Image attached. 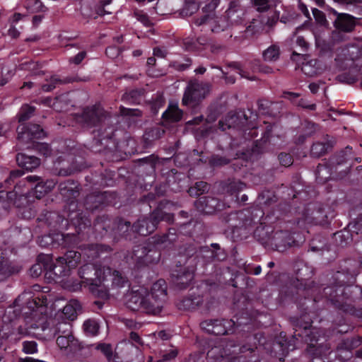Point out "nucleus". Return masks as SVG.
Listing matches in <instances>:
<instances>
[{
	"label": "nucleus",
	"instance_id": "nucleus-55",
	"mask_svg": "<svg viewBox=\"0 0 362 362\" xmlns=\"http://www.w3.org/2000/svg\"><path fill=\"white\" fill-rule=\"evenodd\" d=\"M112 3V0H101L95 7V14L97 16H104L110 14L112 11L108 8Z\"/></svg>",
	"mask_w": 362,
	"mask_h": 362
},
{
	"label": "nucleus",
	"instance_id": "nucleus-36",
	"mask_svg": "<svg viewBox=\"0 0 362 362\" xmlns=\"http://www.w3.org/2000/svg\"><path fill=\"white\" fill-rule=\"evenodd\" d=\"M291 346V344L286 341L284 337L280 336L273 341L272 351L281 360L288 353Z\"/></svg>",
	"mask_w": 362,
	"mask_h": 362
},
{
	"label": "nucleus",
	"instance_id": "nucleus-24",
	"mask_svg": "<svg viewBox=\"0 0 362 362\" xmlns=\"http://www.w3.org/2000/svg\"><path fill=\"white\" fill-rule=\"evenodd\" d=\"M23 265L17 262L4 259L0 261V281H4L11 276L18 274Z\"/></svg>",
	"mask_w": 362,
	"mask_h": 362
},
{
	"label": "nucleus",
	"instance_id": "nucleus-15",
	"mask_svg": "<svg viewBox=\"0 0 362 362\" xmlns=\"http://www.w3.org/2000/svg\"><path fill=\"white\" fill-rule=\"evenodd\" d=\"M298 245L299 242L288 231L279 230L273 233L269 247L278 252H284L291 247Z\"/></svg>",
	"mask_w": 362,
	"mask_h": 362
},
{
	"label": "nucleus",
	"instance_id": "nucleus-31",
	"mask_svg": "<svg viewBox=\"0 0 362 362\" xmlns=\"http://www.w3.org/2000/svg\"><path fill=\"white\" fill-rule=\"evenodd\" d=\"M221 187L226 193L236 197L247 187V185L240 180L229 178L221 182Z\"/></svg>",
	"mask_w": 362,
	"mask_h": 362
},
{
	"label": "nucleus",
	"instance_id": "nucleus-34",
	"mask_svg": "<svg viewBox=\"0 0 362 362\" xmlns=\"http://www.w3.org/2000/svg\"><path fill=\"white\" fill-rule=\"evenodd\" d=\"M78 275L81 279V282L88 286L98 281L97 270L95 267L90 264H86L82 266L78 270Z\"/></svg>",
	"mask_w": 362,
	"mask_h": 362
},
{
	"label": "nucleus",
	"instance_id": "nucleus-3",
	"mask_svg": "<svg viewBox=\"0 0 362 362\" xmlns=\"http://www.w3.org/2000/svg\"><path fill=\"white\" fill-rule=\"evenodd\" d=\"M36 108L28 104L23 105L18 114L20 124L16 129L17 139L20 143L28 144L34 139H41L46 136V133L38 124L24 123L33 115Z\"/></svg>",
	"mask_w": 362,
	"mask_h": 362
},
{
	"label": "nucleus",
	"instance_id": "nucleus-37",
	"mask_svg": "<svg viewBox=\"0 0 362 362\" xmlns=\"http://www.w3.org/2000/svg\"><path fill=\"white\" fill-rule=\"evenodd\" d=\"M47 83L42 85L41 89L44 92H50L57 86L72 83L74 80L71 77H61L59 75H52L49 79L46 78Z\"/></svg>",
	"mask_w": 362,
	"mask_h": 362
},
{
	"label": "nucleus",
	"instance_id": "nucleus-38",
	"mask_svg": "<svg viewBox=\"0 0 362 362\" xmlns=\"http://www.w3.org/2000/svg\"><path fill=\"white\" fill-rule=\"evenodd\" d=\"M81 254L74 250L67 251L64 256L59 257L57 262L62 264H66L69 269L77 266L81 260Z\"/></svg>",
	"mask_w": 362,
	"mask_h": 362
},
{
	"label": "nucleus",
	"instance_id": "nucleus-46",
	"mask_svg": "<svg viewBox=\"0 0 362 362\" xmlns=\"http://www.w3.org/2000/svg\"><path fill=\"white\" fill-rule=\"evenodd\" d=\"M104 247L103 245L90 244L84 246L83 252L88 259L93 260L100 256V253L103 251Z\"/></svg>",
	"mask_w": 362,
	"mask_h": 362
},
{
	"label": "nucleus",
	"instance_id": "nucleus-18",
	"mask_svg": "<svg viewBox=\"0 0 362 362\" xmlns=\"http://www.w3.org/2000/svg\"><path fill=\"white\" fill-rule=\"evenodd\" d=\"M170 204L167 200L160 201L157 206L148 214L151 223L154 226L155 230L158 228L159 223L161 221H166L172 223L174 221V215L170 212L166 211L165 209Z\"/></svg>",
	"mask_w": 362,
	"mask_h": 362
},
{
	"label": "nucleus",
	"instance_id": "nucleus-16",
	"mask_svg": "<svg viewBox=\"0 0 362 362\" xmlns=\"http://www.w3.org/2000/svg\"><path fill=\"white\" fill-rule=\"evenodd\" d=\"M192 23L197 27L204 26L215 33L226 30L230 23L225 17L214 19L211 14H204L199 18H194Z\"/></svg>",
	"mask_w": 362,
	"mask_h": 362
},
{
	"label": "nucleus",
	"instance_id": "nucleus-8",
	"mask_svg": "<svg viewBox=\"0 0 362 362\" xmlns=\"http://www.w3.org/2000/svg\"><path fill=\"white\" fill-rule=\"evenodd\" d=\"M327 220V213L324 204L318 202L308 204L300 217L296 218V224L303 227L306 223L324 224Z\"/></svg>",
	"mask_w": 362,
	"mask_h": 362
},
{
	"label": "nucleus",
	"instance_id": "nucleus-5",
	"mask_svg": "<svg viewBox=\"0 0 362 362\" xmlns=\"http://www.w3.org/2000/svg\"><path fill=\"white\" fill-rule=\"evenodd\" d=\"M179 265H176L170 274V283L177 290H185L190 286L194 279L197 268V257H188L185 259L182 266V262L179 261Z\"/></svg>",
	"mask_w": 362,
	"mask_h": 362
},
{
	"label": "nucleus",
	"instance_id": "nucleus-20",
	"mask_svg": "<svg viewBox=\"0 0 362 362\" xmlns=\"http://www.w3.org/2000/svg\"><path fill=\"white\" fill-rule=\"evenodd\" d=\"M197 209L206 214H211L216 211L222 210L223 204L216 197H203L199 198L195 202Z\"/></svg>",
	"mask_w": 362,
	"mask_h": 362
},
{
	"label": "nucleus",
	"instance_id": "nucleus-33",
	"mask_svg": "<svg viewBox=\"0 0 362 362\" xmlns=\"http://www.w3.org/2000/svg\"><path fill=\"white\" fill-rule=\"evenodd\" d=\"M152 298H157V303H165L167 299V285L163 279H159L155 282L152 287L151 292L148 293Z\"/></svg>",
	"mask_w": 362,
	"mask_h": 362
},
{
	"label": "nucleus",
	"instance_id": "nucleus-56",
	"mask_svg": "<svg viewBox=\"0 0 362 362\" xmlns=\"http://www.w3.org/2000/svg\"><path fill=\"white\" fill-rule=\"evenodd\" d=\"M312 13L315 19V23L320 27L328 28L329 22L327 20L326 16L324 12L316 8H312Z\"/></svg>",
	"mask_w": 362,
	"mask_h": 362
},
{
	"label": "nucleus",
	"instance_id": "nucleus-62",
	"mask_svg": "<svg viewBox=\"0 0 362 362\" xmlns=\"http://www.w3.org/2000/svg\"><path fill=\"white\" fill-rule=\"evenodd\" d=\"M48 192V187L46 186L45 184L43 182H38L33 189V195L40 199Z\"/></svg>",
	"mask_w": 362,
	"mask_h": 362
},
{
	"label": "nucleus",
	"instance_id": "nucleus-29",
	"mask_svg": "<svg viewBox=\"0 0 362 362\" xmlns=\"http://www.w3.org/2000/svg\"><path fill=\"white\" fill-rule=\"evenodd\" d=\"M81 310V304L76 299H71L66 305L62 312H59L56 315H60V317L69 321L74 320L77 315V312Z\"/></svg>",
	"mask_w": 362,
	"mask_h": 362
},
{
	"label": "nucleus",
	"instance_id": "nucleus-27",
	"mask_svg": "<svg viewBox=\"0 0 362 362\" xmlns=\"http://www.w3.org/2000/svg\"><path fill=\"white\" fill-rule=\"evenodd\" d=\"M245 15L242 6L235 1H231L226 11L225 18L230 25L240 23Z\"/></svg>",
	"mask_w": 362,
	"mask_h": 362
},
{
	"label": "nucleus",
	"instance_id": "nucleus-44",
	"mask_svg": "<svg viewBox=\"0 0 362 362\" xmlns=\"http://www.w3.org/2000/svg\"><path fill=\"white\" fill-rule=\"evenodd\" d=\"M157 298H152L149 294H146L145 296V306H144V312L148 314H158L159 313L164 303H160L158 305L157 302Z\"/></svg>",
	"mask_w": 362,
	"mask_h": 362
},
{
	"label": "nucleus",
	"instance_id": "nucleus-64",
	"mask_svg": "<svg viewBox=\"0 0 362 362\" xmlns=\"http://www.w3.org/2000/svg\"><path fill=\"white\" fill-rule=\"evenodd\" d=\"M349 228L353 233L362 235V216L358 217L353 223H349Z\"/></svg>",
	"mask_w": 362,
	"mask_h": 362
},
{
	"label": "nucleus",
	"instance_id": "nucleus-10",
	"mask_svg": "<svg viewBox=\"0 0 362 362\" xmlns=\"http://www.w3.org/2000/svg\"><path fill=\"white\" fill-rule=\"evenodd\" d=\"M220 219L223 223L231 229L233 234L243 231L245 235L249 233L252 222L244 211L224 213L221 214Z\"/></svg>",
	"mask_w": 362,
	"mask_h": 362
},
{
	"label": "nucleus",
	"instance_id": "nucleus-54",
	"mask_svg": "<svg viewBox=\"0 0 362 362\" xmlns=\"http://www.w3.org/2000/svg\"><path fill=\"white\" fill-rule=\"evenodd\" d=\"M165 104V100L163 95L157 94L155 97L152 98L151 101L149 103V108L153 115H157L159 110L163 107Z\"/></svg>",
	"mask_w": 362,
	"mask_h": 362
},
{
	"label": "nucleus",
	"instance_id": "nucleus-12",
	"mask_svg": "<svg viewBox=\"0 0 362 362\" xmlns=\"http://www.w3.org/2000/svg\"><path fill=\"white\" fill-rule=\"evenodd\" d=\"M209 91L206 85L199 82H190L185 89L182 103L183 105L194 106L205 98Z\"/></svg>",
	"mask_w": 362,
	"mask_h": 362
},
{
	"label": "nucleus",
	"instance_id": "nucleus-17",
	"mask_svg": "<svg viewBox=\"0 0 362 362\" xmlns=\"http://www.w3.org/2000/svg\"><path fill=\"white\" fill-rule=\"evenodd\" d=\"M115 218L103 214L97 216L93 223V231L97 238L112 237L115 232Z\"/></svg>",
	"mask_w": 362,
	"mask_h": 362
},
{
	"label": "nucleus",
	"instance_id": "nucleus-52",
	"mask_svg": "<svg viewBox=\"0 0 362 362\" xmlns=\"http://www.w3.org/2000/svg\"><path fill=\"white\" fill-rule=\"evenodd\" d=\"M23 6L30 13L45 11L47 9L40 0H25Z\"/></svg>",
	"mask_w": 362,
	"mask_h": 362
},
{
	"label": "nucleus",
	"instance_id": "nucleus-61",
	"mask_svg": "<svg viewBox=\"0 0 362 362\" xmlns=\"http://www.w3.org/2000/svg\"><path fill=\"white\" fill-rule=\"evenodd\" d=\"M259 199L260 200L261 203L267 205H269L277 201V198L274 195V192L269 190L263 191L259 196Z\"/></svg>",
	"mask_w": 362,
	"mask_h": 362
},
{
	"label": "nucleus",
	"instance_id": "nucleus-9",
	"mask_svg": "<svg viewBox=\"0 0 362 362\" xmlns=\"http://www.w3.org/2000/svg\"><path fill=\"white\" fill-rule=\"evenodd\" d=\"M56 342L61 350L66 351L67 355L76 356L78 360H82L90 356V346L84 345L73 334L67 337L58 336Z\"/></svg>",
	"mask_w": 362,
	"mask_h": 362
},
{
	"label": "nucleus",
	"instance_id": "nucleus-57",
	"mask_svg": "<svg viewBox=\"0 0 362 362\" xmlns=\"http://www.w3.org/2000/svg\"><path fill=\"white\" fill-rule=\"evenodd\" d=\"M89 290L96 297L100 298H107L108 297V292L106 288L100 284H98L97 281L89 286Z\"/></svg>",
	"mask_w": 362,
	"mask_h": 362
},
{
	"label": "nucleus",
	"instance_id": "nucleus-21",
	"mask_svg": "<svg viewBox=\"0 0 362 362\" xmlns=\"http://www.w3.org/2000/svg\"><path fill=\"white\" fill-rule=\"evenodd\" d=\"M318 129V124L308 119L304 120L301 122L299 131L293 138L295 144H303L307 139L314 135Z\"/></svg>",
	"mask_w": 362,
	"mask_h": 362
},
{
	"label": "nucleus",
	"instance_id": "nucleus-60",
	"mask_svg": "<svg viewBox=\"0 0 362 362\" xmlns=\"http://www.w3.org/2000/svg\"><path fill=\"white\" fill-rule=\"evenodd\" d=\"M83 329L84 331L90 334V335H96L99 330V325L94 320H87L83 323Z\"/></svg>",
	"mask_w": 362,
	"mask_h": 362
},
{
	"label": "nucleus",
	"instance_id": "nucleus-22",
	"mask_svg": "<svg viewBox=\"0 0 362 362\" xmlns=\"http://www.w3.org/2000/svg\"><path fill=\"white\" fill-rule=\"evenodd\" d=\"M107 192H94L86 196L83 205L87 210L93 211L99 209L107 203Z\"/></svg>",
	"mask_w": 362,
	"mask_h": 362
},
{
	"label": "nucleus",
	"instance_id": "nucleus-25",
	"mask_svg": "<svg viewBox=\"0 0 362 362\" xmlns=\"http://www.w3.org/2000/svg\"><path fill=\"white\" fill-rule=\"evenodd\" d=\"M132 230L140 235L146 236L153 233L156 230L151 223L149 216L142 215L132 224Z\"/></svg>",
	"mask_w": 362,
	"mask_h": 362
},
{
	"label": "nucleus",
	"instance_id": "nucleus-14",
	"mask_svg": "<svg viewBox=\"0 0 362 362\" xmlns=\"http://www.w3.org/2000/svg\"><path fill=\"white\" fill-rule=\"evenodd\" d=\"M77 202L71 201L67 207V219L76 228V233H79L83 229L90 226V221L82 211L77 209Z\"/></svg>",
	"mask_w": 362,
	"mask_h": 362
},
{
	"label": "nucleus",
	"instance_id": "nucleus-41",
	"mask_svg": "<svg viewBox=\"0 0 362 362\" xmlns=\"http://www.w3.org/2000/svg\"><path fill=\"white\" fill-rule=\"evenodd\" d=\"M183 112L177 104H170L167 110L163 113L162 118L170 122H177L182 119Z\"/></svg>",
	"mask_w": 362,
	"mask_h": 362
},
{
	"label": "nucleus",
	"instance_id": "nucleus-13",
	"mask_svg": "<svg viewBox=\"0 0 362 362\" xmlns=\"http://www.w3.org/2000/svg\"><path fill=\"white\" fill-rule=\"evenodd\" d=\"M190 257H197V262L202 259L203 266L204 267L216 261L221 262L224 260L227 255L225 250L221 249L218 244L212 243L211 247L209 246L201 247L198 255H191Z\"/></svg>",
	"mask_w": 362,
	"mask_h": 362
},
{
	"label": "nucleus",
	"instance_id": "nucleus-4",
	"mask_svg": "<svg viewBox=\"0 0 362 362\" xmlns=\"http://www.w3.org/2000/svg\"><path fill=\"white\" fill-rule=\"evenodd\" d=\"M250 113V116L247 115V112H243V119H240L239 115L233 114L232 115H228L225 120H220L218 122L219 128L223 131L227 129H236L240 132L242 136L245 139H254L258 136V129L255 124L252 122L255 121L257 118V115L253 113L250 109L247 110Z\"/></svg>",
	"mask_w": 362,
	"mask_h": 362
},
{
	"label": "nucleus",
	"instance_id": "nucleus-28",
	"mask_svg": "<svg viewBox=\"0 0 362 362\" xmlns=\"http://www.w3.org/2000/svg\"><path fill=\"white\" fill-rule=\"evenodd\" d=\"M325 141L324 142H315L311 147V154L316 157L324 156L327 152L331 150L336 143V139L333 136L326 135Z\"/></svg>",
	"mask_w": 362,
	"mask_h": 362
},
{
	"label": "nucleus",
	"instance_id": "nucleus-26",
	"mask_svg": "<svg viewBox=\"0 0 362 362\" xmlns=\"http://www.w3.org/2000/svg\"><path fill=\"white\" fill-rule=\"evenodd\" d=\"M168 183L174 192H180L187 187L188 178L183 174L172 169L168 175Z\"/></svg>",
	"mask_w": 362,
	"mask_h": 362
},
{
	"label": "nucleus",
	"instance_id": "nucleus-40",
	"mask_svg": "<svg viewBox=\"0 0 362 362\" xmlns=\"http://www.w3.org/2000/svg\"><path fill=\"white\" fill-rule=\"evenodd\" d=\"M204 302L202 296H192L184 298L178 304V308L185 310H193L199 308Z\"/></svg>",
	"mask_w": 362,
	"mask_h": 362
},
{
	"label": "nucleus",
	"instance_id": "nucleus-43",
	"mask_svg": "<svg viewBox=\"0 0 362 362\" xmlns=\"http://www.w3.org/2000/svg\"><path fill=\"white\" fill-rule=\"evenodd\" d=\"M269 228L262 226L257 227L254 231V236L258 241L265 246H269L272 231L269 230Z\"/></svg>",
	"mask_w": 362,
	"mask_h": 362
},
{
	"label": "nucleus",
	"instance_id": "nucleus-1",
	"mask_svg": "<svg viewBox=\"0 0 362 362\" xmlns=\"http://www.w3.org/2000/svg\"><path fill=\"white\" fill-rule=\"evenodd\" d=\"M82 121L90 127H98L93 132V142L95 151L103 153L105 156L125 158L122 156H132L138 153L133 146L135 141L129 139L122 142H118L115 138V129L113 127L106 126V113L105 110L98 105L84 108L81 114Z\"/></svg>",
	"mask_w": 362,
	"mask_h": 362
},
{
	"label": "nucleus",
	"instance_id": "nucleus-48",
	"mask_svg": "<svg viewBox=\"0 0 362 362\" xmlns=\"http://www.w3.org/2000/svg\"><path fill=\"white\" fill-rule=\"evenodd\" d=\"M33 149L45 158L52 157L53 156V150L50 145L47 143L36 142L32 144Z\"/></svg>",
	"mask_w": 362,
	"mask_h": 362
},
{
	"label": "nucleus",
	"instance_id": "nucleus-50",
	"mask_svg": "<svg viewBox=\"0 0 362 362\" xmlns=\"http://www.w3.org/2000/svg\"><path fill=\"white\" fill-rule=\"evenodd\" d=\"M337 244L341 247H345L352 240V235L349 230H344L334 233Z\"/></svg>",
	"mask_w": 362,
	"mask_h": 362
},
{
	"label": "nucleus",
	"instance_id": "nucleus-6",
	"mask_svg": "<svg viewBox=\"0 0 362 362\" xmlns=\"http://www.w3.org/2000/svg\"><path fill=\"white\" fill-rule=\"evenodd\" d=\"M291 321L295 330L293 337H300L303 340L310 344L309 351L313 354V357L310 362H329L325 355L321 354V349L315 348L313 341H317V340H314L310 337V334H313V333L309 328L310 327V322H303L301 319L297 317H292Z\"/></svg>",
	"mask_w": 362,
	"mask_h": 362
},
{
	"label": "nucleus",
	"instance_id": "nucleus-19",
	"mask_svg": "<svg viewBox=\"0 0 362 362\" xmlns=\"http://www.w3.org/2000/svg\"><path fill=\"white\" fill-rule=\"evenodd\" d=\"M332 12L337 16V18L334 21V26L337 32L350 33L354 30L356 23V18L350 14L344 13H338L334 8Z\"/></svg>",
	"mask_w": 362,
	"mask_h": 362
},
{
	"label": "nucleus",
	"instance_id": "nucleus-45",
	"mask_svg": "<svg viewBox=\"0 0 362 362\" xmlns=\"http://www.w3.org/2000/svg\"><path fill=\"white\" fill-rule=\"evenodd\" d=\"M192 64V59L185 55L180 59L171 61L169 64V66L175 71L182 72L189 69Z\"/></svg>",
	"mask_w": 362,
	"mask_h": 362
},
{
	"label": "nucleus",
	"instance_id": "nucleus-42",
	"mask_svg": "<svg viewBox=\"0 0 362 362\" xmlns=\"http://www.w3.org/2000/svg\"><path fill=\"white\" fill-rule=\"evenodd\" d=\"M114 228L115 232L112 238H115L117 236L127 237L130 229L132 230V224L130 221H124L122 218H115Z\"/></svg>",
	"mask_w": 362,
	"mask_h": 362
},
{
	"label": "nucleus",
	"instance_id": "nucleus-7",
	"mask_svg": "<svg viewBox=\"0 0 362 362\" xmlns=\"http://www.w3.org/2000/svg\"><path fill=\"white\" fill-rule=\"evenodd\" d=\"M273 127L271 124L266 126L262 132V136L260 139L255 140L247 144L245 148L238 151L237 158H256L257 157L265 153L269 146V139L272 136Z\"/></svg>",
	"mask_w": 362,
	"mask_h": 362
},
{
	"label": "nucleus",
	"instance_id": "nucleus-39",
	"mask_svg": "<svg viewBox=\"0 0 362 362\" xmlns=\"http://www.w3.org/2000/svg\"><path fill=\"white\" fill-rule=\"evenodd\" d=\"M209 44L208 38L199 36L197 39L186 38L184 40V46L187 51H199L204 49Z\"/></svg>",
	"mask_w": 362,
	"mask_h": 362
},
{
	"label": "nucleus",
	"instance_id": "nucleus-23",
	"mask_svg": "<svg viewBox=\"0 0 362 362\" xmlns=\"http://www.w3.org/2000/svg\"><path fill=\"white\" fill-rule=\"evenodd\" d=\"M147 294V290L144 288L132 291L128 296L127 301V307L132 310H141L144 312L145 296Z\"/></svg>",
	"mask_w": 362,
	"mask_h": 362
},
{
	"label": "nucleus",
	"instance_id": "nucleus-30",
	"mask_svg": "<svg viewBox=\"0 0 362 362\" xmlns=\"http://www.w3.org/2000/svg\"><path fill=\"white\" fill-rule=\"evenodd\" d=\"M146 90L144 88H133L127 90L122 95V100L129 105H140L144 100Z\"/></svg>",
	"mask_w": 362,
	"mask_h": 362
},
{
	"label": "nucleus",
	"instance_id": "nucleus-63",
	"mask_svg": "<svg viewBox=\"0 0 362 362\" xmlns=\"http://www.w3.org/2000/svg\"><path fill=\"white\" fill-rule=\"evenodd\" d=\"M86 167H87L86 165H81V166L77 167L75 165V162H73V164L71 165V166H70L67 168H61L59 170L58 174L62 176H68V175H70L74 173L75 172L81 171L83 169L86 168Z\"/></svg>",
	"mask_w": 362,
	"mask_h": 362
},
{
	"label": "nucleus",
	"instance_id": "nucleus-2",
	"mask_svg": "<svg viewBox=\"0 0 362 362\" xmlns=\"http://www.w3.org/2000/svg\"><path fill=\"white\" fill-rule=\"evenodd\" d=\"M357 274V271L350 269L337 272L335 276L337 283L325 287L323 293L336 308L362 317V310H357L353 304L354 293L362 294V291L359 288L351 285L355 281Z\"/></svg>",
	"mask_w": 362,
	"mask_h": 362
},
{
	"label": "nucleus",
	"instance_id": "nucleus-51",
	"mask_svg": "<svg viewBox=\"0 0 362 362\" xmlns=\"http://www.w3.org/2000/svg\"><path fill=\"white\" fill-rule=\"evenodd\" d=\"M48 259V257L40 255L37 258V262L34 264L30 269V276L33 277H38L46 269V266L42 262Z\"/></svg>",
	"mask_w": 362,
	"mask_h": 362
},
{
	"label": "nucleus",
	"instance_id": "nucleus-49",
	"mask_svg": "<svg viewBox=\"0 0 362 362\" xmlns=\"http://www.w3.org/2000/svg\"><path fill=\"white\" fill-rule=\"evenodd\" d=\"M150 244L139 245L134 247L132 254V258L141 264H144V259L148 252V245Z\"/></svg>",
	"mask_w": 362,
	"mask_h": 362
},
{
	"label": "nucleus",
	"instance_id": "nucleus-11",
	"mask_svg": "<svg viewBox=\"0 0 362 362\" xmlns=\"http://www.w3.org/2000/svg\"><path fill=\"white\" fill-rule=\"evenodd\" d=\"M30 328L34 329H40L44 332L43 334L40 332H33V334L46 339L56 336V333L61 331H71L72 325L69 320L61 318L60 315H55L54 318L49 319L45 324L41 325L40 327L37 324H33Z\"/></svg>",
	"mask_w": 362,
	"mask_h": 362
},
{
	"label": "nucleus",
	"instance_id": "nucleus-53",
	"mask_svg": "<svg viewBox=\"0 0 362 362\" xmlns=\"http://www.w3.org/2000/svg\"><path fill=\"white\" fill-rule=\"evenodd\" d=\"M160 257V252L151 244L148 245L144 264H154L159 261Z\"/></svg>",
	"mask_w": 362,
	"mask_h": 362
},
{
	"label": "nucleus",
	"instance_id": "nucleus-32",
	"mask_svg": "<svg viewBox=\"0 0 362 362\" xmlns=\"http://www.w3.org/2000/svg\"><path fill=\"white\" fill-rule=\"evenodd\" d=\"M341 33L333 31L332 33L331 40H326L320 37L315 36V45L316 47L320 49V52L322 53H329L332 52L334 49V43L335 40H341Z\"/></svg>",
	"mask_w": 362,
	"mask_h": 362
},
{
	"label": "nucleus",
	"instance_id": "nucleus-47",
	"mask_svg": "<svg viewBox=\"0 0 362 362\" xmlns=\"http://www.w3.org/2000/svg\"><path fill=\"white\" fill-rule=\"evenodd\" d=\"M280 56V48L277 45H272L262 53V57L266 62H276Z\"/></svg>",
	"mask_w": 362,
	"mask_h": 362
},
{
	"label": "nucleus",
	"instance_id": "nucleus-58",
	"mask_svg": "<svg viewBox=\"0 0 362 362\" xmlns=\"http://www.w3.org/2000/svg\"><path fill=\"white\" fill-rule=\"evenodd\" d=\"M359 70L357 71L356 74L351 73V71L348 72H344L343 74H339L337 76V78L339 81L346 83L348 84H353L356 83L358 80Z\"/></svg>",
	"mask_w": 362,
	"mask_h": 362
},
{
	"label": "nucleus",
	"instance_id": "nucleus-35",
	"mask_svg": "<svg viewBox=\"0 0 362 362\" xmlns=\"http://www.w3.org/2000/svg\"><path fill=\"white\" fill-rule=\"evenodd\" d=\"M215 328L211 332L214 335L230 334L234 332L235 322L233 320H215Z\"/></svg>",
	"mask_w": 362,
	"mask_h": 362
},
{
	"label": "nucleus",
	"instance_id": "nucleus-59",
	"mask_svg": "<svg viewBox=\"0 0 362 362\" xmlns=\"http://www.w3.org/2000/svg\"><path fill=\"white\" fill-rule=\"evenodd\" d=\"M19 167L25 171H32L40 165V160H17Z\"/></svg>",
	"mask_w": 362,
	"mask_h": 362
}]
</instances>
